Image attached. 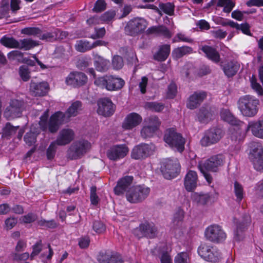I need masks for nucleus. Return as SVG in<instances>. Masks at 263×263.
Returning <instances> with one entry per match:
<instances>
[{
  "label": "nucleus",
  "mask_w": 263,
  "mask_h": 263,
  "mask_svg": "<svg viewBox=\"0 0 263 263\" xmlns=\"http://www.w3.org/2000/svg\"><path fill=\"white\" fill-rule=\"evenodd\" d=\"M218 6L223 7V11L229 13L234 7V4L230 0H219Z\"/></svg>",
  "instance_id": "a18cd8bd"
},
{
  "label": "nucleus",
  "mask_w": 263,
  "mask_h": 263,
  "mask_svg": "<svg viewBox=\"0 0 263 263\" xmlns=\"http://www.w3.org/2000/svg\"><path fill=\"white\" fill-rule=\"evenodd\" d=\"M107 79V75L103 77H98L95 80L94 84H95V85L101 88H105L106 89Z\"/></svg>",
  "instance_id": "bf43d9fd"
},
{
  "label": "nucleus",
  "mask_w": 263,
  "mask_h": 263,
  "mask_svg": "<svg viewBox=\"0 0 263 263\" xmlns=\"http://www.w3.org/2000/svg\"><path fill=\"white\" fill-rule=\"evenodd\" d=\"M98 114L103 116H110L114 111V104L110 100L106 98L100 99L98 103Z\"/></svg>",
  "instance_id": "a211bd4d"
},
{
  "label": "nucleus",
  "mask_w": 263,
  "mask_h": 263,
  "mask_svg": "<svg viewBox=\"0 0 263 263\" xmlns=\"http://www.w3.org/2000/svg\"><path fill=\"white\" fill-rule=\"evenodd\" d=\"M87 81V77L84 73L73 72L66 77L65 82L67 85L77 86L84 85Z\"/></svg>",
  "instance_id": "dca6fc26"
},
{
  "label": "nucleus",
  "mask_w": 263,
  "mask_h": 263,
  "mask_svg": "<svg viewBox=\"0 0 263 263\" xmlns=\"http://www.w3.org/2000/svg\"><path fill=\"white\" fill-rule=\"evenodd\" d=\"M30 256L29 253L25 252L23 253H13L12 254V259L16 261H25Z\"/></svg>",
  "instance_id": "864d4df0"
},
{
  "label": "nucleus",
  "mask_w": 263,
  "mask_h": 263,
  "mask_svg": "<svg viewBox=\"0 0 263 263\" xmlns=\"http://www.w3.org/2000/svg\"><path fill=\"white\" fill-rule=\"evenodd\" d=\"M206 93L204 91H196L191 95L187 99L186 106L188 108L194 109L199 106L206 98Z\"/></svg>",
  "instance_id": "412c9836"
},
{
  "label": "nucleus",
  "mask_w": 263,
  "mask_h": 263,
  "mask_svg": "<svg viewBox=\"0 0 263 263\" xmlns=\"http://www.w3.org/2000/svg\"><path fill=\"white\" fill-rule=\"evenodd\" d=\"M156 130L147 125H144L141 130V135L143 138L151 137L153 136Z\"/></svg>",
  "instance_id": "de8ad7c7"
},
{
  "label": "nucleus",
  "mask_w": 263,
  "mask_h": 263,
  "mask_svg": "<svg viewBox=\"0 0 263 263\" xmlns=\"http://www.w3.org/2000/svg\"><path fill=\"white\" fill-rule=\"evenodd\" d=\"M198 181L197 174L195 171H190L184 178V186L187 191H192L197 186Z\"/></svg>",
  "instance_id": "a878e982"
},
{
  "label": "nucleus",
  "mask_w": 263,
  "mask_h": 263,
  "mask_svg": "<svg viewBox=\"0 0 263 263\" xmlns=\"http://www.w3.org/2000/svg\"><path fill=\"white\" fill-rule=\"evenodd\" d=\"M39 45L37 41L30 38L18 40V49L24 50H29Z\"/></svg>",
  "instance_id": "f704fd0d"
},
{
  "label": "nucleus",
  "mask_w": 263,
  "mask_h": 263,
  "mask_svg": "<svg viewBox=\"0 0 263 263\" xmlns=\"http://www.w3.org/2000/svg\"><path fill=\"white\" fill-rule=\"evenodd\" d=\"M170 51L171 46L170 45L164 44L161 46L157 52L154 54V59L159 61H165L168 57Z\"/></svg>",
  "instance_id": "72a5a7b5"
},
{
  "label": "nucleus",
  "mask_w": 263,
  "mask_h": 263,
  "mask_svg": "<svg viewBox=\"0 0 263 263\" xmlns=\"http://www.w3.org/2000/svg\"><path fill=\"white\" fill-rule=\"evenodd\" d=\"M159 7L161 12L163 11L169 15H173L174 14L175 6L173 3L170 2L161 3L159 4Z\"/></svg>",
  "instance_id": "37998d69"
},
{
  "label": "nucleus",
  "mask_w": 263,
  "mask_h": 263,
  "mask_svg": "<svg viewBox=\"0 0 263 263\" xmlns=\"http://www.w3.org/2000/svg\"><path fill=\"white\" fill-rule=\"evenodd\" d=\"M192 52V49L189 46H182L175 48L172 51L173 57L176 59H179L184 55Z\"/></svg>",
  "instance_id": "e433bc0d"
},
{
  "label": "nucleus",
  "mask_w": 263,
  "mask_h": 263,
  "mask_svg": "<svg viewBox=\"0 0 263 263\" xmlns=\"http://www.w3.org/2000/svg\"><path fill=\"white\" fill-rule=\"evenodd\" d=\"M225 157L223 155H216L211 157L204 161L199 162L198 167L209 184L213 181V178L208 172H217L219 167L224 163Z\"/></svg>",
  "instance_id": "f03ea898"
},
{
  "label": "nucleus",
  "mask_w": 263,
  "mask_h": 263,
  "mask_svg": "<svg viewBox=\"0 0 263 263\" xmlns=\"http://www.w3.org/2000/svg\"><path fill=\"white\" fill-rule=\"evenodd\" d=\"M140 234H137L139 237H146L152 238L157 234V229L155 225L151 223L145 222L141 224L139 228Z\"/></svg>",
  "instance_id": "5701e85b"
},
{
  "label": "nucleus",
  "mask_w": 263,
  "mask_h": 263,
  "mask_svg": "<svg viewBox=\"0 0 263 263\" xmlns=\"http://www.w3.org/2000/svg\"><path fill=\"white\" fill-rule=\"evenodd\" d=\"M106 4L104 0H98L95 5L92 11L95 12H101L106 9Z\"/></svg>",
  "instance_id": "69168bd1"
},
{
  "label": "nucleus",
  "mask_w": 263,
  "mask_h": 263,
  "mask_svg": "<svg viewBox=\"0 0 263 263\" xmlns=\"http://www.w3.org/2000/svg\"><path fill=\"white\" fill-rule=\"evenodd\" d=\"M147 108L152 110V111L160 112L162 111L164 107L163 103L160 102H149L146 105Z\"/></svg>",
  "instance_id": "603ef678"
},
{
  "label": "nucleus",
  "mask_w": 263,
  "mask_h": 263,
  "mask_svg": "<svg viewBox=\"0 0 263 263\" xmlns=\"http://www.w3.org/2000/svg\"><path fill=\"white\" fill-rule=\"evenodd\" d=\"M125 84L124 81L119 77L112 75H108L106 90L108 91H116L121 89Z\"/></svg>",
  "instance_id": "393cba45"
},
{
  "label": "nucleus",
  "mask_w": 263,
  "mask_h": 263,
  "mask_svg": "<svg viewBox=\"0 0 263 263\" xmlns=\"http://www.w3.org/2000/svg\"><path fill=\"white\" fill-rule=\"evenodd\" d=\"M129 152L125 144H118L110 147L106 152L107 158L112 161H118L124 158Z\"/></svg>",
  "instance_id": "2eb2a0df"
},
{
  "label": "nucleus",
  "mask_w": 263,
  "mask_h": 263,
  "mask_svg": "<svg viewBox=\"0 0 263 263\" xmlns=\"http://www.w3.org/2000/svg\"><path fill=\"white\" fill-rule=\"evenodd\" d=\"M177 92V86L174 83H171L168 86L166 97L168 99L174 98Z\"/></svg>",
  "instance_id": "680f3d73"
},
{
  "label": "nucleus",
  "mask_w": 263,
  "mask_h": 263,
  "mask_svg": "<svg viewBox=\"0 0 263 263\" xmlns=\"http://www.w3.org/2000/svg\"><path fill=\"white\" fill-rule=\"evenodd\" d=\"M42 249V242L41 241H39L32 246V252L30 255V259L33 260L34 257L37 255L41 252Z\"/></svg>",
  "instance_id": "e2e57ef3"
},
{
  "label": "nucleus",
  "mask_w": 263,
  "mask_h": 263,
  "mask_svg": "<svg viewBox=\"0 0 263 263\" xmlns=\"http://www.w3.org/2000/svg\"><path fill=\"white\" fill-rule=\"evenodd\" d=\"M251 161L256 171H263V155L258 157H254Z\"/></svg>",
  "instance_id": "09e8293b"
},
{
  "label": "nucleus",
  "mask_w": 263,
  "mask_h": 263,
  "mask_svg": "<svg viewBox=\"0 0 263 263\" xmlns=\"http://www.w3.org/2000/svg\"><path fill=\"white\" fill-rule=\"evenodd\" d=\"M74 138V133L69 128H64L60 131L54 141L58 146H65L71 142Z\"/></svg>",
  "instance_id": "f3484780"
},
{
  "label": "nucleus",
  "mask_w": 263,
  "mask_h": 263,
  "mask_svg": "<svg viewBox=\"0 0 263 263\" xmlns=\"http://www.w3.org/2000/svg\"><path fill=\"white\" fill-rule=\"evenodd\" d=\"M223 135V131L221 128H211L205 133L204 136L201 139V144L203 146H208L215 144L220 140Z\"/></svg>",
  "instance_id": "4468645a"
},
{
  "label": "nucleus",
  "mask_w": 263,
  "mask_h": 263,
  "mask_svg": "<svg viewBox=\"0 0 263 263\" xmlns=\"http://www.w3.org/2000/svg\"><path fill=\"white\" fill-rule=\"evenodd\" d=\"M115 15L116 12L114 10L108 11L100 17L101 22L109 23L113 20Z\"/></svg>",
  "instance_id": "4d7b16f0"
},
{
  "label": "nucleus",
  "mask_w": 263,
  "mask_h": 263,
  "mask_svg": "<svg viewBox=\"0 0 263 263\" xmlns=\"http://www.w3.org/2000/svg\"><path fill=\"white\" fill-rule=\"evenodd\" d=\"M58 144L55 141L52 142L47 149L46 154L48 160L52 159L55 155Z\"/></svg>",
  "instance_id": "3c124183"
},
{
  "label": "nucleus",
  "mask_w": 263,
  "mask_h": 263,
  "mask_svg": "<svg viewBox=\"0 0 263 263\" xmlns=\"http://www.w3.org/2000/svg\"><path fill=\"white\" fill-rule=\"evenodd\" d=\"M190 254L186 252L178 253L174 258V263H190Z\"/></svg>",
  "instance_id": "c03bdc74"
},
{
  "label": "nucleus",
  "mask_w": 263,
  "mask_h": 263,
  "mask_svg": "<svg viewBox=\"0 0 263 263\" xmlns=\"http://www.w3.org/2000/svg\"><path fill=\"white\" fill-rule=\"evenodd\" d=\"M74 47L77 51L81 52H85L91 50L90 42L85 40L77 41Z\"/></svg>",
  "instance_id": "4c0bfd02"
},
{
  "label": "nucleus",
  "mask_w": 263,
  "mask_h": 263,
  "mask_svg": "<svg viewBox=\"0 0 263 263\" xmlns=\"http://www.w3.org/2000/svg\"><path fill=\"white\" fill-rule=\"evenodd\" d=\"M147 26V22L142 18H135L130 20L125 27V32L130 35H135L144 31Z\"/></svg>",
  "instance_id": "ddd939ff"
},
{
  "label": "nucleus",
  "mask_w": 263,
  "mask_h": 263,
  "mask_svg": "<svg viewBox=\"0 0 263 263\" xmlns=\"http://www.w3.org/2000/svg\"><path fill=\"white\" fill-rule=\"evenodd\" d=\"M212 113L210 109L208 108L202 107L200 109L198 118L200 122L206 123L212 119Z\"/></svg>",
  "instance_id": "c9c22d12"
},
{
  "label": "nucleus",
  "mask_w": 263,
  "mask_h": 263,
  "mask_svg": "<svg viewBox=\"0 0 263 263\" xmlns=\"http://www.w3.org/2000/svg\"><path fill=\"white\" fill-rule=\"evenodd\" d=\"M251 222L250 217L248 216H246L245 219L241 222H239L237 224V231L236 233V236H238L239 232L242 231Z\"/></svg>",
  "instance_id": "13d9d810"
},
{
  "label": "nucleus",
  "mask_w": 263,
  "mask_h": 263,
  "mask_svg": "<svg viewBox=\"0 0 263 263\" xmlns=\"http://www.w3.org/2000/svg\"><path fill=\"white\" fill-rule=\"evenodd\" d=\"M49 89L48 84L46 82L36 83L31 81L30 91L32 96L41 97L45 96Z\"/></svg>",
  "instance_id": "aec40b11"
},
{
  "label": "nucleus",
  "mask_w": 263,
  "mask_h": 263,
  "mask_svg": "<svg viewBox=\"0 0 263 263\" xmlns=\"http://www.w3.org/2000/svg\"><path fill=\"white\" fill-rule=\"evenodd\" d=\"M184 42L191 43L193 42L192 39L186 36L184 34L179 33L173 39V42Z\"/></svg>",
  "instance_id": "0e129e2a"
},
{
  "label": "nucleus",
  "mask_w": 263,
  "mask_h": 263,
  "mask_svg": "<svg viewBox=\"0 0 263 263\" xmlns=\"http://www.w3.org/2000/svg\"><path fill=\"white\" fill-rule=\"evenodd\" d=\"M17 223V219L14 217H10L5 221L4 228L6 230L12 229Z\"/></svg>",
  "instance_id": "052dcab7"
},
{
  "label": "nucleus",
  "mask_w": 263,
  "mask_h": 263,
  "mask_svg": "<svg viewBox=\"0 0 263 263\" xmlns=\"http://www.w3.org/2000/svg\"><path fill=\"white\" fill-rule=\"evenodd\" d=\"M224 74L228 77L234 76L239 68V65L236 62L230 61L221 65Z\"/></svg>",
  "instance_id": "7c9ffc66"
},
{
  "label": "nucleus",
  "mask_w": 263,
  "mask_h": 263,
  "mask_svg": "<svg viewBox=\"0 0 263 263\" xmlns=\"http://www.w3.org/2000/svg\"><path fill=\"white\" fill-rule=\"evenodd\" d=\"M234 193L237 200L240 202L243 197V189L242 186L237 181L234 183Z\"/></svg>",
  "instance_id": "8fccbe9b"
},
{
  "label": "nucleus",
  "mask_w": 263,
  "mask_h": 263,
  "mask_svg": "<svg viewBox=\"0 0 263 263\" xmlns=\"http://www.w3.org/2000/svg\"><path fill=\"white\" fill-rule=\"evenodd\" d=\"M124 65L123 59L119 55H115L112 59V66L114 69L118 70L122 68Z\"/></svg>",
  "instance_id": "6e6d98bb"
},
{
  "label": "nucleus",
  "mask_w": 263,
  "mask_h": 263,
  "mask_svg": "<svg viewBox=\"0 0 263 263\" xmlns=\"http://www.w3.org/2000/svg\"><path fill=\"white\" fill-rule=\"evenodd\" d=\"M155 151V146L153 144H140L132 150L131 157L135 160H143L153 155Z\"/></svg>",
  "instance_id": "9d476101"
},
{
  "label": "nucleus",
  "mask_w": 263,
  "mask_h": 263,
  "mask_svg": "<svg viewBox=\"0 0 263 263\" xmlns=\"http://www.w3.org/2000/svg\"><path fill=\"white\" fill-rule=\"evenodd\" d=\"M92 56L94 60V66L97 71L105 72L108 70L110 65L109 60L104 59L95 52L92 53Z\"/></svg>",
  "instance_id": "b1692460"
},
{
  "label": "nucleus",
  "mask_w": 263,
  "mask_h": 263,
  "mask_svg": "<svg viewBox=\"0 0 263 263\" xmlns=\"http://www.w3.org/2000/svg\"><path fill=\"white\" fill-rule=\"evenodd\" d=\"M180 168V165L177 159H167L163 162L161 170L164 178L171 179L176 177Z\"/></svg>",
  "instance_id": "1a4fd4ad"
},
{
  "label": "nucleus",
  "mask_w": 263,
  "mask_h": 263,
  "mask_svg": "<svg viewBox=\"0 0 263 263\" xmlns=\"http://www.w3.org/2000/svg\"><path fill=\"white\" fill-rule=\"evenodd\" d=\"M92 228L93 230L99 234L103 233L106 230L104 224L100 221H95L93 223Z\"/></svg>",
  "instance_id": "774afa93"
},
{
  "label": "nucleus",
  "mask_w": 263,
  "mask_h": 263,
  "mask_svg": "<svg viewBox=\"0 0 263 263\" xmlns=\"http://www.w3.org/2000/svg\"><path fill=\"white\" fill-rule=\"evenodd\" d=\"M198 254L204 260L213 262L218 261L221 256L217 248L206 243L201 244L199 246Z\"/></svg>",
  "instance_id": "0eeeda50"
},
{
  "label": "nucleus",
  "mask_w": 263,
  "mask_h": 263,
  "mask_svg": "<svg viewBox=\"0 0 263 263\" xmlns=\"http://www.w3.org/2000/svg\"><path fill=\"white\" fill-rule=\"evenodd\" d=\"M148 34H154L157 36H163L165 38H170L172 36V33L167 28L163 25L158 26H152L149 27L146 30Z\"/></svg>",
  "instance_id": "bb28decb"
},
{
  "label": "nucleus",
  "mask_w": 263,
  "mask_h": 263,
  "mask_svg": "<svg viewBox=\"0 0 263 263\" xmlns=\"http://www.w3.org/2000/svg\"><path fill=\"white\" fill-rule=\"evenodd\" d=\"M97 188L93 186L90 188V199L92 204L97 205L99 202V197L96 194Z\"/></svg>",
  "instance_id": "338daca9"
},
{
  "label": "nucleus",
  "mask_w": 263,
  "mask_h": 263,
  "mask_svg": "<svg viewBox=\"0 0 263 263\" xmlns=\"http://www.w3.org/2000/svg\"><path fill=\"white\" fill-rule=\"evenodd\" d=\"M100 263H123L121 256L118 253H106L98 257Z\"/></svg>",
  "instance_id": "c85d7f7f"
},
{
  "label": "nucleus",
  "mask_w": 263,
  "mask_h": 263,
  "mask_svg": "<svg viewBox=\"0 0 263 263\" xmlns=\"http://www.w3.org/2000/svg\"><path fill=\"white\" fill-rule=\"evenodd\" d=\"M24 105V101L21 99H11L9 105L6 108L4 116L7 119H14L21 116Z\"/></svg>",
  "instance_id": "9b49d317"
},
{
  "label": "nucleus",
  "mask_w": 263,
  "mask_h": 263,
  "mask_svg": "<svg viewBox=\"0 0 263 263\" xmlns=\"http://www.w3.org/2000/svg\"><path fill=\"white\" fill-rule=\"evenodd\" d=\"M250 154L249 158L252 159L253 157H258L263 155V147L258 141H253L249 144Z\"/></svg>",
  "instance_id": "2f4dec72"
},
{
  "label": "nucleus",
  "mask_w": 263,
  "mask_h": 263,
  "mask_svg": "<svg viewBox=\"0 0 263 263\" xmlns=\"http://www.w3.org/2000/svg\"><path fill=\"white\" fill-rule=\"evenodd\" d=\"M163 139L165 142L172 149L180 153L184 151L185 139L180 134L177 133L174 128L166 130Z\"/></svg>",
  "instance_id": "39448f33"
},
{
  "label": "nucleus",
  "mask_w": 263,
  "mask_h": 263,
  "mask_svg": "<svg viewBox=\"0 0 263 263\" xmlns=\"http://www.w3.org/2000/svg\"><path fill=\"white\" fill-rule=\"evenodd\" d=\"M247 129L250 130L254 136L263 139V120L249 122Z\"/></svg>",
  "instance_id": "cd10ccee"
},
{
  "label": "nucleus",
  "mask_w": 263,
  "mask_h": 263,
  "mask_svg": "<svg viewBox=\"0 0 263 263\" xmlns=\"http://www.w3.org/2000/svg\"><path fill=\"white\" fill-rule=\"evenodd\" d=\"M142 117L138 114L132 112L125 118L122 127L125 129H131L138 125L142 121Z\"/></svg>",
  "instance_id": "4be33fe9"
},
{
  "label": "nucleus",
  "mask_w": 263,
  "mask_h": 263,
  "mask_svg": "<svg viewBox=\"0 0 263 263\" xmlns=\"http://www.w3.org/2000/svg\"><path fill=\"white\" fill-rule=\"evenodd\" d=\"M201 50L209 59L215 63L219 62L220 55L215 49L209 46H204L202 47Z\"/></svg>",
  "instance_id": "473e14b6"
},
{
  "label": "nucleus",
  "mask_w": 263,
  "mask_h": 263,
  "mask_svg": "<svg viewBox=\"0 0 263 263\" xmlns=\"http://www.w3.org/2000/svg\"><path fill=\"white\" fill-rule=\"evenodd\" d=\"M133 180V177L126 176L121 178L114 188V192L117 195H121L127 192Z\"/></svg>",
  "instance_id": "6ab92c4d"
},
{
  "label": "nucleus",
  "mask_w": 263,
  "mask_h": 263,
  "mask_svg": "<svg viewBox=\"0 0 263 263\" xmlns=\"http://www.w3.org/2000/svg\"><path fill=\"white\" fill-rule=\"evenodd\" d=\"M221 118L231 125L241 126L243 122L236 118L227 109H222L220 111Z\"/></svg>",
  "instance_id": "c756f323"
},
{
  "label": "nucleus",
  "mask_w": 263,
  "mask_h": 263,
  "mask_svg": "<svg viewBox=\"0 0 263 263\" xmlns=\"http://www.w3.org/2000/svg\"><path fill=\"white\" fill-rule=\"evenodd\" d=\"M146 125L150 126L156 130L158 129L160 121L158 118L156 116H151L145 120Z\"/></svg>",
  "instance_id": "49530a36"
},
{
  "label": "nucleus",
  "mask_w": 263,
  "mask_h": 263,
  "mask_svg": "<svg viewBox=\"0 0 263 263\" xmlns=\"http://www.w3.org/2000/svg\"><path fill=\"white\" fill-rule=\"evenodd\" d=\"M91 148V143L81 139L73 142L68 151V156L71 159H76L86 153Z\"/></svg>",
  "instance_id": "6e6552de"
},
{
  "label": "nucleus",
  "mask_w": 263,
  "mask_h": 263,
  "mask_svg": "<svg viewBox=\"0 0 263 263\" xmlns=\"http://www.w3.org/2000/svg\"><path fill=\"white\" fill-rule=\"evenodd\" d=\"M150 189L144 185L133 186L130 187L125 194L127 200L132 203H137L143 201L148 196Z\"/></svg>",
  "instance_id": "423d86ee"
},
{
  "label": "nucleus",
  "mask_w": 263,
  "mask_h": 263,
  "mask_svg": "<svg viewBox=\"0 0 263 263\" xmlns=\"http://www.w3.org/2000/svg\"><path fill=\"white\" fill-rule=\"evenodd\" d=\"M19 74L24 81H27L30 77L28 66L27 65L21 66L20 67Z\"/></svg>",
  "instance_id": "5fc2aeb1"
},
{
  "label": "nucleus",
  "mask_w": 263,
  "mask_h": 263,
  "mask_svg": "<svg viewBox=\"0 0 263 263\" xmlns=\"http://www.w3.org/2000/svg\"><path fill=\"white\" fill-rule=\"evenodd\" d=\"M205 236L208 240L213 242H220L226 238V234L220 226L212 224L205 231Z\"/></svg>",
  "instance_id": "f8f14e48"
},
{
  "label": "nucleus",
  "mask_w": 263,
  "mask_h": 263,
  "mask_svg": "<svg viewBox=\"0 0 263 263\" xmlns=\"http://www.w3.org/2000/svg\"><path fill=\"white\" fill-rule=\"evenodd\" d=\"M0 42L5 47L10 48H18V40H16L13 37L4 36L1 39Z\"/></svg>",
  "instance_id": "ea45409f"
},
{
  "label": "nucleus",
  "mask_w": 263,
  "mask_h": 263,
  "mask_svg": "<svg viewBox=\"0 0 263 263\" xmlns=\"http://www.w3.org/2000/svg\"><path fill=\"white\" fill-rule=\"evenodd\" d=\"M259 101L255 97L246 95L240 97L238 102V108L245 117H253L258 112Z\"/></svg>",
  "instance_id": "7ed1b4c3"
},
{
  "label": "nucleus",
  "mask_w": 263,
  "mask_h": 263,
  "mask_svg": "<svg viewBox=\"0 0 263 263\" xmlns=\"http://www.w3.org/2000/svg\"><path fill=\"white\" fill-rule=\"evenodd\" d=\"M210 197L209 194L194 193L192 194V199L194 201L203 205L206 204L208 202L210 199Z\"/></svg>",
  "instance_id": "58836bf2"
},
{
  "label": "nucleus",
  "mask_w": 263,
  "mask_h": 263,
  "mask_svg": "<svg viewBox=\"0 0 263 263\" xmlns=\"http://www.w3.org/2000/svg\"><path fill=\"white\" fill-rule=\"evenodd\" d=\"M82 104L77 101L72 103L65 114L61 111H57L52 115L49 121V130L50 133L56 132L60 125L68 122L71 117L76 116L81 110Z\"/></svg>",
  "instance_id": "f257e3e1"
},
{
  "label": "nucleus",
  "mask_w": 263,
  "mask_h": 263,
  "mask_svg": "<svg viewBox=\"0 0 263 263\" xmlns=\"http://www.w3.org/2000/svg\"><path fill=\"white\" fill-rule=\"evenodd\" d=\"M48 118V110L44 112V114L41 117L39 122L40 127L37 124L32 125L30 127V130L24 136V141L28 145H32L36 142V138L39 134L40 129L43 131L49 129V122H47Z\"/></svg>",
  "instance_id": "20e7f679"
},
{
  "label": "nucleus",
  "mask_w": 263,
  "mask_h": 263,
  "mask_svg": "<svg viewBox=\"0 0 263 263\" xmlns=\"http://www.w3.org/2000/svg\"><path fill=\"white\" fill-rule=\"evenodd\" d=\"M21 33L25 35L34 36L39 38L41 33V30L38 27H26L21 30Z\"/></svg>",
  "instance_id": "79ce46f5"
},
{
  "label": "nucleus",
  "mask_w": 263,
  "mask_h": 263,
  "mask_svg": "<svg viewBox=\"0 0 263 263\" xmlns=\"http://www.w3.org/2000/svg\"><path fill=\"white\" fill-rule=\"evenodd\" d=\"M60 31L58 30V29H55L54 31L52 32H47L44 33H42V32L41 31L39 38L42 40L52 41L57 39V37L58 36V33Z\"/></svg>",
  "instance_id": "a19ab883"
}]
</instances>
